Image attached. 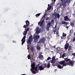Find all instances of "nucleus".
<instances>
[{
    "instance_id": "a19ab883",
    "label": "nucleus",
    "mask_w": 75,
    "mask_h": 75,
    "mask_svg": "<svg viewBox=\"0 0 75 75\" xmlns=\"http://www.w3.org/2000/svg\"><path fill=\"white\" fill-rule=\"evenodd\" d=\"M40 64H38V67H39H39H40Z\"/></svg>"
},
{
    "instance_id": "7ed1b4c3",
    "label": "nucleus",
    "mask_w": 75,
    "mask_h": 75,
    "mask_svg": "<svg viewBox=\"0 0 75 75\" xmlns=\"http://www.w3.org/2000/svg\"><path fill=\"white\" fill-rule=\"evenodd\" d=\"M68 48V51H71L72 49V47L71 46H69V44L68 43V42H67L66 44L64 45V49L65 50H67Z\"/></svg>"
},
{
    "instance_id": "2eb2a0df",
    "label": "nucleus",
    "mask_w": 75,
    "mask_h": 75,
    "mask_svg": "<svg viewBox=\"0 0 75 75\" xmlns=\"http://www.w3.org/2000/svg\"><path fill=\"white\" fill-rule=\"evenodd\" d=\"M38 58H39V59H44V57H43V55L41 54H39Z\"/></svg>"
},
{
    "instance_id": "f704fd0d",
    "label": "nucleus",
    "mask_w": 75,
    "mask_h": 75,
    "mask_svg": "<svg viewBox=\"0 0 75 75\" xmlns=\"http://www.w3.org/2000/svg\"><path fill=\"white\" fill-rule=\"evenodd\" d=\"M52 59L55 60V58L54 57H53L52 58Z\"/></svg>"
},
{
    "instance_id": "4d7b16f0",
    "label": "nucleus",
    "mask_w": 75,
    "mask_h": 75,
    "mask_svg": "<svg viewBox=\"0 0 75 75\" xmlns=\"http://www.w3.org/2000/svg\"><path fill=\"white\" fill-rule=\"evenodd\" d=\"M54 48H55V46H54Z\"/></svg>"
},
{
    "instance_id": "c9c22d12",
    "label": "nucleus",
    "mask_w": 75,
    "mask_h": 75,
    "mask_svg": "<svg viewBox=\"0 0 75 75\" xmlns=\"http://www.w3.org/2000/svg\"><path fill=\"white\" fill-rule=\"evenodd\" d=\"M49 20V17H48L46 18V20Z\"/></svg>"
},
{
    "instance_id": "a211bd4d",
    "label": "nucleus",
    "mask_w": 75,
    "mask_h": 75,
    "mask_svg": "<svg viewBox=\"0 0 75 75\" xmlns=\"http://www.w3.org/2000/svg\"><path fill=\"white\" fill-rule=\"evenodd\" d=\"M64 60L65 61H66L67 62H69V61H71V59H68V58H64Z\"/></svg>"
},
{
    "instance_id": "8fccbe9b",
    "label": "nucleus",
    "mask_w": 75,
    "mask_h": 75,
    "mask_svg": "<svg viewBox=\"0 0 75 75\" xmlns=\"http://www.w3.org/2000/svg\"><path fill=\"white\" fill-rule=\"evenodd\" d=\"M58 34V33H57V32H56V34Z\"/></svg>"
},
{
    "instance_id": "a878e982",
    "label": "nucleus",
    "mask_w": 75,
    "mask_h": 75,
    "mask_svg": "<svg viewBox=\"0 0 75 75\" xmlns=\"http://www.w3.org/2000/svg\"><path fill=\"white\" fill-rule=\"evenodd\" d=\"M48 6L49 7L48 10H50V9H51V6H50V4H49L48 5Z\"/></svg>"
},
{
    "instance_id": "393cba45",
    "label": "nucleus",
    "mask_w": 75,
    "mask_h": 75,
    "mask_svg": "<svg viewBox=\"0 0 75 75\" xmlns=\"http://www.w3.org/2000/svg\"><path fill=\"white\" fill-rule=\"evenodd\" d=\"M27 32L26 31H24V32L23 34V35H26V34H27Z\"/></svg>"
},
{
    "instance_id": "bb28decb",
    "label": "nucleus",
    "mask_w": 75,
    "mask_h": 75,
    "mask_svg": "<svg viewBox=\"0 0 75 75\" xmlns=\"http://www.w3.org/2000/svg\"><path fill=\"white\" fill-rule=\"evenodd\" d=\"M27 57L28 58V59H30L31 58V57H30V54H28L27 56Z\"/></svg>"
},
{
    "instance_id": "aec40b11",
    "label": "nucleus",
    "mask_w": 75,
    "mask_h": 75,
    "mask_svg": "<svg viewBox=\"0 0 75 75\" xmlns=\"http://www.w3.org/2000/svg\"><path fill=\"white\" fill-rule=\"evenodd\" d=\"M66 54V53H64L63 54H62V56L61 57L62 58H64V57H65V55Z\"/></svg>"
},
{
    "instance_id": "f257e3e1",
    "label": "nucleus",
    "mask_w": 75,
    "mask_h": 75,
    "mask_svg": "<svg viewBox=\"0 0 75 75\" xmlns=\"http://www.w3.org/2000/svg\"><path fill=\"white\" fill-rule=\"evenodd\" d=\"M65 63V62L64 61H61L59 62L60 65H62L63 67H66L67 65H71V67L74 66V62L72 61H69V62Z\"/></svg>"
},
{
    "instance_id": "cd10ccee",
    "label": "nucleus",
    "mask_w": 75,
    "mask_h": 75,
    "mask_svg": "<svg viewBox=\"0 0 75 75\" xmlns=\"http://www.w3.org/2000/svg\"><path fill=\"white\" fill-rule=\"evenodd\" d=\"M62 35L63 37H66L67 35V34L66 33H63Z\"/></svg>"
},
{
    "instance_id": "f03ea898",
    "label": "nucleus",
    "mask_w": 75,
    "mask_h": 75,
    "mask_svg": "<svg viewBox=\"0 0 75 75\" xmlns=\"http://www.w3.org/2000/svg\"><path fill=\"white\" fill-rule=\"evenodd\" d=\"M62 2V6H63V8H64L66 7V4L67 3H70L71 1V0H66L65 1V0H60Z\"/></svg>"
},
{
    "instance_id": "2f4dec72",
    "label": "nucleus",
    "mask_w": 75,
    "mask_h": 75,
    "mask_svg": "<svg viewBox=\"0 0 75 75\" xmlns=\"http://www.w3.org/2000/svg\"><path fill=\"white\" fill-rule=\"evenodd\" d=\"M31 51H32V52H33L34 51V48H33V47L31 48Z\"/></svg>"
},
{
    "instance_id": "423d86ee",
    "label": "nucleus",
    "mask_w": 75,
    "mask_h": 75,
    "mask_svg": "<svg viewBox=\"0 0 75 75\" xmlns=\"http://www.w3.org/2000/svg\"><path fill=\"white\" fill-rule=\"evenodd\" d=\"M35 64L34 62H33V64L31 65V67L32 68V69H34V70H35L36 71L37 73H38V70H37V68H38V67H37V66H36L35 68Z\"/></svg>"
},
{
    "instance_id": "5fc2aeb1",
    "label": "nucleus",
    "mask_w": 75,
    "mask_h": 75,
    "mask_svg": "<svg viewBox=\"0 0 75 75\" xmlns=\"http://www.w3.org/2000/svg\"><path fill=\"white\" fill-rule=\"evenodd\" d=\"M74 39H75V37L74 38Z\"/></svg>"
},
{
    "instance_id": "6e6552de",
    "label": "nucleus",
    "mask_w": 75,
    "mask_h": 75,
    "mask_svg": "<svg viewBox=\"0 0 75 75\" xmlns=\"http://www.w3.org/2000/svg\"><path fill=\"white\" fill-rule=\"evenodd\" d=\"M47 68V64H43L42 66H40L39 67V68L40 71H41L42 70H44V68Z\"/></svg>"
},
{
    "instance_id": "1a4fd4ad",
    "label": "nucleus",
    "mask_w": 75,
    "mask_h": 75,
    "mask_svg": "<svg viewBox=\"0 0 75 75\" xmlns=\"http://www.w3.org/2000/svg\"><path fill=\"white\" fill-rule=\"evenodd\" d=\"M26 24V25H24L23 26V28H27L28 26H29L30 25V22L28 21L27 20L25 21Z\"/></svg>"
},
{
    "instance_id": "3c124183",
    "label": "nucleus",
    "mask_w": 75,
    "mask_h": 75,
    "mask_svg": "<svg viewBox=\"0 0 75 75\" xmlns=\"http://www.w3.org/2000/svg\"><path fill=\"white\" fill-rule=\"evenodd\" d=\"M75 13L74 14L73 16H75Z\"/></svg>"
},
{
    "instance_id": "ea45409f",
    "label": "nucleus",
    "mask_w": 75,
    "mask_h": 75,
    "mask_svg": "<svg viewBox=\"0 0 75 75\" xmlns=\"http://www.w3.org/2000/svg\"><path fill=\"white\" fill-rule=\"evenodd\" d=\"M34 56V54L31 55V57L32 58H33V57Z\"/></svg>"
},
{
    "instance_id": "f8f14e48",
    "label": "nucleus",
    "mask_w": 75,
    "mask_h": 75,
    "mask_svg": "<svg viewBox=\"0 0 75 75\" xmlns=\"http://www.w3.org/2000/svg\"><path fill=\"white\" fill-rule=\"evenodd\" d=\"M25 38H26V36H24L21 40V41L22 42L21 43L22 45H23V44H24V43L25 42Z\"/></svg>"
},
{
    "instance_id": "680f3d73",
    "label": "nucleus",
    "mask_w": 75,
    "mask_h": 75,
    "mask_svg": "<svg viewBox=\"0 0 75 75\" xmlns=\"http://www.w3.org/2000/svg\"><path fill=\"white\" fill-rule=\"evenodd\" d=\"M54 66H56V65H54Z\"/></svg>"
},
{
    "instance_id": "f3484780",
    "label": "nucleus",
    "mask_w": 75,
    "mask_h": 75,
    "mask_svg": "<svg viewBox=\"0 0 75 75\" xmlns=\"http://www.w3.org/2000/svg\"><path fill=\"white\" fill-rule=\"evenodd\" d=\"M62 24H65V25H68L69 24V22H65V21H62L61 23Z\"/></svg>"
},
{
    "instance_id": "49530a36",
    "label": "nucleus",
    "mask_w": 75,
    "mask_h": 75,
    "mask_svg": "<svg viewBox=\"0 0 75 75\" xmlns=\"http://www.w3.org/2000/svg\"><path fill=\"white\" fill-rule=\"evenodd\" d=\"M61 38L62 40H63V37H61Z\"/></svg>"
},
{
    "instance_id": "7c9ffc66",
    "label": "nucleus",
    "mask_w": 75,
    "mask_h": 75,
    "mask_svg": "<svg viewBox=\"0 0 75 75\" xmlns=\"http://www.w3.org/2000/svg\"><path fill=\"white\" fill-rule=\"evenodd\" d=\"M25 30H26L25 31L27 32V31H30V28H28L26 29V28H25Z\"/></svg>"
},
{
    "instance_id": "dca6fc26",
    "label": "nucleus",
    "mask_w": 75,
    "mask_h": 75,
    "mask_svg": "<svg viewBox=\"0 0 75 75\" xmlns=\"http://www.w3.org/2000/svg\"><path fill=\"white\" fill-rule=\"evenodd\" d=\"M31 71L32 72V73H33V74H36V73H38L37 72V71H35V70H34V69H31Z\"/></svg>"
},
{
    "instance_id": "e433bc0d",
    "label": "nucleus",
    "mask_w": 75,
    "mask_h": 75,
    "mask_svg": "<svg viewBox=\"0 0 75 75\" xmlns=\"http://www.w3.org/2000/svg\"><path fill=\"white\" fill-rule=\"evenodd\" d=\"M56 32H57V30H54L53 32V33H56Z\"/></svg>"
},
{
    "instance_id": "4be33fe9",
    "label": "nucleus",
    "mask_w": 75,
    "mask_h": 75,
    "mask_svg": "<svg viewBox=\"0 0 75 75\" xmlns=\"http://www.w3.org/2000/svg\"><path fill=\"white\" fill-rule=\"evenodd\" d=\"M55 61L54 60L52 59L51 61V63H52V64H54V63H55Z\"/></svg>"
},
{
    "instance_id": "a18cd8bd",
    "label": "nucleus",
    "mask_w": 75,
    "mask_h": 75,
    "mask_svg": "<svg viewBox=\"0 0 75 75\" xmlns=\"http://www.w3.org/2000/svg\"><path fill=\"white\" fill-rule=\"evenodd\" d=\"M75 41V39H73V41Z\"/></svg>"
},
{
    "instance_id": "9d476101",
    "label": "nucleus",
    "mask_w": 75,
    "mask_h": 75,
    "mask_svg": "<svg viewBox=\"0 0 75 75\" xmlns=\"http://www.w3.org/2000/svg\"><path fill=\"white\" fill-rule=\"evenodd\" d=\"M51 23L50 22H49L47 24V25L46 26V30L47 31H49V28L50 27H51Z\"/></svg>"
},
{
    "instance_id": "58836bf2",
    "label": "nucleus",
    "mask_w": 75,
    "mask_h": 75,
    "mask_svg": "<svg viewBox=\"0 0 75 75\" xmlns=\"http://www.w3.org/2000/svg\"><path fill=\"white\" fill-rule=\"evenodd\" d=\"M66 28H67V29H68V27H69L68 26H67V25H66Z\"/></svg>"
},
{
    "instance_id": "0eeeda50",
    "label": "nucleus",
    "mask_w": 75,
    "mask_h": 75,
    "mask_svg": "<svg viewBox=\"0 0 75 75\" xmlns=\"http://www.w3.org/2000/svg\"><path fill=\"white\" fill-rule=\"evenodd\" d=\"M39 38H40V36L38 35H35L33 37V39L35 42H38Z\"/></svg>"
},
{
    "instance_id": "bf43d9fd",
    "label": "nucleus",
    "mask_w": 75,
    "mask_h": 75,
    "mask_svg": "<svg viewBox=\"0 0 75 75\" xmlns=\"http://www.w3.org/2000/svg\"><path fill=\"white\" fill-rule=\"evenodd\" d=\"M27 46H28V45H27Z\"/></svg>"
},
{
    "instance_id": "6ab92c4d",
    "label": "nucleus",
    "mask_w": 75,
    "mask_h": 75,
    "mask_svg": "<svg viewBox=\"0 0 75 75\" xmlns=\"http://www.w3.org/2000/svg\"><path fill=\"white\" fill-rule=\"evenodd\" d=\"M57 66L58 68H59V69H62V68H63V67H64V66H63V65L62 66H61L58 64Z\"/></svg>"
},
{
    "instance_id": "4c0bfd02",
    "label": "nucleus",
    "mask_w": 75,
    "mask_h": 75,
    "mask_svg": "<svg viewBox=\"0 0 75 75\" xmlns=\"http://www.w3.org/2000/svg\"><path fill=\"white\" fill-rule=\"evenodd\" d=\"M51 22L52 23H54V21L53 20H51Z\"/></svg>"
},
{
    "instance_id": "412c9836",
    "label": "nucleus",
    "mask_w": 75,
    "mask_h": 75,
    "mask_svg": "<svg viewBox=\"0 0 75 75\" xmlns=\"http://www.w3.org/2000/svg\"><path fill=\"white\" fill-rule=\"evenodd\" d=\"M50 66H51L50 63L49 62H48L47 64V68H50Z\"/></svg>"
},
{
    "instance_id": "ddd939ff",
    "label": "nucleus",
    "mask_w": 75,
    "mask_h": 75,
    "mask_svg": "<svg viewBox=\"0 0 75 75\" xmlns=\"http://www.w3.org/2000/svg\"><path fill=\"white\" fill-rule=\"evenodd\" d=\"M45 42V39L44 38H41L38 42V43H42V44H44V42Z\"/></svg>"
},
{
    "instance_id": "864d4df0",
    "label": "nucleus",
    "mask_w": 75,
    "mask_h": 75,
    "mask_svg": "<svg viewBox=\"0 0 75 75\" xmlns=\"http://www.w3.org/2000/svg\"><path fill=\"white\" fill-rule=\"evenodd\" d=\"M54 34H55V33H54Z\"/></svg>"
},
{
    "instance_id": "de8ad7c7",
    "label": "nucleus",
    "mask_w": 75,
    "mask_h": 75,
    "mask_svg": "<svg viewBox=\"0 0 75 75\" xmlns=\"http://www.w3.org/2000/svg\"><path fill=\"white\" fill-rule=\"evenodd\" d=\"M21 75H26V74H21Z\"/></svg>"
},
{
    "instance_id": "052dcab7",
    "label": "nucleus",
    "mask_w": 75,
    "mask_h": 75,
    "mask_svg": "<svg viewBox=\"0 0 75 75\" xmlns=\"http://www.w3.org/2000/svg\"><path fill=\"white\" fill-rule=\"evenodd\" d=\"M27 49L28 50V47Z\"/></svg>"
},
{
    "instance_id": "c03bdc74",
    "label": "nucleus",
    "mask_w": 75,
    "mask_h": 75,
    "mask_svg": "<svg viewBox=\"0 0 75 75\" xmlns=\"http://www.w3.org/2000/svg\"><path fill=\"white\" fill-rule=\"evenodd\" d=\"M72 55L73 56H75V53H73Z\"/></svg>"
},
{
    "instance_id": "13d9d810",
    "label": "nucleus",
    "mask_w": 75,
    "mask_h": 75,
    "mask_svg": "<svg viewBox=\"0 0 75 75\" xmlns=\"http://www.w3.org/2000/svg\"><path fill=\"white\" fill-rule=\"evenodd\" d=\"M60 58H62V57H61V56H60Z\"/></svg>"
},
{
    "instance_id": "37998d69",
    "label": "nucleus",
    "mask_w": 75,
    "mask_h": 75,
    "mask_svg": "<svg viewBox=\"0 0 75 75\" xmlns=\"http://www.w3.org/2000/svg\"><path fill=\"white\" fill-rule=\"evenodd\" d=\"M67 38L68 39V40H69V37L67 36Z\"/></svg>"
},
{
    "instance_id": "79ce46f5",
    "label": "nucleus",
    "mask_w": 75,
    "mask_h": 75,
    "mask_svg": "<svg viewBox=\"0 0 75 75\" xmlns=\"http://www.w3.org/2000/svg\"><path fill=\"white\" fill-rule=\"evenodd\" d=\"M61 6H62V4H59V7H61Z\"/></svg>"
},
{
    "instance_id": "6e6d98bb",
    "label": "nucleus",
    "mask_w": 75,
    "mask_h": 75,
    "mask_svg": "<svg viewBox=\"0 0 75 75\" xmlns=\"http://www.w3.org/2000/svg\"><path fill=\"white\" fill-rule=\"evenodd\" d=\"M56 1V0H54V1Z\"/></svg>"
},
{
    "instance_id": "c756f323",
    "label": "nucleus",
    "mask_w": 75,
    "mask_h": 75,
    "mask_svg": "<svg viewBox=\"0 0 75 75\" xmlns=\"http://www.w3.org/2000/svg\"><path fill=\"white\" fill-rule=\"evenodd\" d=\"M40 15V13H38L35 15V16H36V17H39Z\"/></svg>"
},
{
    "instance_id": "e2e57ef3",
    "label": "nucleus",
    "mask_w": 75,
    "mask_h": 75,
    "mask_svg": "<svg viewBox=\"0 0 75 75\" xmlns=\"http://www.w3.org/2000/svg\"><path fill=\"white\" fill-rule=\"evenodd\" d=\"M67 41V42H68V41Z\"/></svg>"
},
{
    "instance_id": "603ef678",
    "label": "nucleus",
    "mask_w": 75,
    "mask_h": 75,
    "mask_svg": "<svg viewBox=\"0 0 75 75\" xmlns=\"http://www.w3.org/2000/svg\"><path fill=\"white\" fill-rule=\"evenodd\" d=\"M13 42H14V41L13 40Z\"/></svg>"
},
{
    "instance_id": "20e7f679",
    "label": "nucleus",
    "mask_w": 75,
    "mask_h": 75,
    "mask_svg": "<svg viewBox=\"0 0 75 75\" xmlns=\"http://www.w3.org/2000/svg\"><path fill=\"white\" fill-rule=\"evenodd\" d=\"M44 20H43L41 22V21L38 22V25H40V26L41 27L42 29H44L45 28V24H44Z\"/></svg>"
},
{
    "instance_id": "5701e85b",
    "label": "nucleus",
    "mask_w": 75,
    "mask_h": 75,
    "mask_svg": "<svg viewBox=\"0 0 75 75\" xmlns=\"http://www.w3.org/2000/svg\"><path fill=\"white\" fill-rule=\"evenodd\" d=\"M70 24L71 26L72 27H74V23H72V22H70Z\"/></svg>"
},
{
    "instance_id": "09e8293b",
    "label": "nucleus",
    "mask_w": 75,
    "mask_h": 75,
    "mask_svg": "<svg viewBox=\"0 0 75 75\" xmlns=\"http://www.w3.org/2000/svg\"><path fill=\"white\" fill-rule=\"evenodd\" d=\"M56 27H57V25H55L54 28H56Z\"/></svg>"
},
{
    "instance_id": "c85d7f7f",
    "label": "nucleus",
    "mask_w": 75,
    "mask_h": 75,
    "mask_svg": "<svg viewBox=\"0 0 75 75\" xmlns=\"http://www.w3.org/2000/svg\"><path fill=\"white\" fill-rule=\"evenodd\" d=\"M37 50H41V47L40 46H38L37 47Z\"/></svg>"
},
{
    "instance_id": "4468645a",
    "label": "nucleus",
    "mask_w": 75,
    "mask_h": 75,
    "mask_svg": "<svg viewBox=\"0 0 75 75\" xmlns=\"http://www.w3.org/2000/svg\"><path fill=\"white\" fill-rule=\"evenodd\" d=\"M54 16L56 17H57V18H59L60 17V16L59 13H57L54 14Z\"/></svg>"
},
{
    "instance_id": "9b49d317",
    "label": "nucleus",
    "mask_w": 75,
    "mask_h": 75,
    "mask_svg": "<svg viewBox=\"0 0 75 75\" xmlns=\"http://www.w3.org/2000/svg\"><path fill=\"white\" fill-rule=\"evenodd\" d=\"M64 18L65 21H71V19L68 18L67 16H64Z\"/></svg>"
},
{
    "instance_id": "473e14b6",
    "label": "nucleus",
    "mask_w": 75,
    "mask_h": 75,
    "mask_svg": "<svg viewBox=\"0 0 75 75\" xmlns=\"http://www.w3.org/2000/svg\"><path fill=\"white\" fill-rule=\"evenodd\" d=\"M46 16V13L43 16V17H42V18H43L45 17Z\"/></svg>"
},
{
    "instance_id": "72a5a7b5",
    "label": "nucleus",
    "mask_w": 75,
    "mask_h": 75,
    "mask_svg": "<svg viewBox=\"0 0 75 75\" xmlns=\"http://www.w3.org/2000/svg\"><path fill=\"white\" fill-rule=\"evenodd\" d=\"M50 59H51V57H48L47 58V60H50Z\"/></svg>"
},
{
    "instance_id": "b1692460",
    "label": "nucleus",
    "mask_w": 75,
    "mask_h": 75,
    "mask_svg": "<svg viewBox=\"0 0 75 75\" xmlns=\"http://www.w3.org/2000/svg\"><path fill=\"white\" fill-rule=\"evenodd\" d=\"M39 31H40V30H39V28L38 27L36 31L37 33L38 34V32H39Z\"/></svg>"
},
{
    "instance_id": "39448f33",
    "label": "nucleus",
    "mask_w": 75,
    "mask_h": 75,
    "mask_svg": "<svg viewBox=\"0 0 75 75\" xmlns=\"http://www.w3.org/2000/svg\"><path fill=\"white\" fill-rule=\"evenodd\" d=\"M33 36L32 35H30V36L29 37V39L28 40L26 41L27 44H29L30 45H31V41H33Z\"/></svg>"
},
{
    "instance_id": "0e129e2a",
    "label": "nucleus",
    "mask_w": 75,
    "mask_h": 75,
    "mask_svg": "<svg viewBox=\"0 0 75 75\" xmlns=\"http://www.w3.org/2000/svg\"><path fill=\"white\" fill-rule=\"evenodd\" d=\"M58 36H59V35H58Z\"/></svg>"
}]
</instances>
